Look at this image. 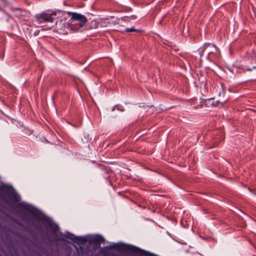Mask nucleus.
Returning a JSON list of instances; mask_svg holds the SVG:
<instances>
[{
	"mask_svg": "<svg viewBox=\"0 0 256 256\" xmlns=\"http://www.w3.org/2000/svg\"><path fill=\"white\" fill-rule=\"evenodd\" d=\"M210 46V44H205L202 47L198 49L199 53L202 56L205 50L208 48V46Z\"/></svg>",
	"mask_w": 256,
	"mask_h": 256,
	"instance_id": "obj_6",
	"label": "nucleus"
},
{
	"mask_svg": "<svg viewBox=\"0 0 256 256\" xmlns=\"http://www.w3.org/2000/svg\"><path fill=\"white\" fill-rule=\"evenodd\" d=\"M114 247L119 249L121 251L129 252L134 254H143L145 252V251L131 245L122 244L120 246L115 245Z\"/></svg>",
	"mask_w": 256,
	"mask_h": 256,
	"instance_id": "obj_5",
	"label": "nucleus"
},
{
	"mask_svg": "<svg viewBox=\"0 0 256 256\" xmlns=\"http://www.w3.org/2000/svg\"><path fill=\"white\" fill-rule=\"evenodd\" d=\"M241 66L243 70L248 71L256 68V58H254L250 52H248L246 56L242 61Z\"/></svg>",
	"mask_w": 256,
	"mask_h": 256,
	"instance_id": "obj_2",
	"label": "nucleus"
},
{
	"mask_svg": "<svg viewBox=\"0 0 256 256\" xmlns=\"http://www.w3.org/2000/svg\"><path fill=\"white\" fill-rule=\"evenodd\" d=\"M7 198H16L12 188L6 184H0V200L5 202Z\"/></svg>",
	"mask_w": 256,
	"mask_h": 256,
	"instance_id": "obj_3",
	"label": "nucleus"
},
{
	"mask_svg": "<svg viewBox=\"0 0 256 256\" xmlns=\"http://www.w3.org/2000/svg\"><path fill=\"white\" fill-rule=\"evenodd\" d=\"M103 240V238L102 236H98L94 238L93 241L95 242L100 244L102 242Z\"/></svg>",
	"mask_w": 256,
	"mask_h": 256,
	"instance_id": "obj_7",
	"label": "nucleus"
},
{
	"mask_svg": "<svg viewBox=\"0 0 256 256\" xmlns=\"http://www.w3.org/2000/svg\"><path fill=\"white\" fill-rule=\"evenodd\" d=\"M52 15L56 16V12H51L50 10H48L46 12H44L41 14H36V18L37 22L39 24L46 22H52L54 20V18L52 17Z\"/></svg>",
	"mask_w": 256,
	"mask_h": 256,
	"instance_id": "obj_4",
	"label": "nucleus"
},
{
	"mask_svg": "<svg viewBox=\"0 0 256 256\" xmlns=\"http://www.w3.org/2000/svg\"><path fill=\"white\" fill-rule=\"evenodd\" d=\"M126 32H139L138 30H136L134 28H126Z\"/></svg>",
	"mask_w": 256,
	"mask_h": 256,
	"instance_id": "obj_8",
	"label": "nucleus"
},
{
	"mask_svg": "<svg viewBox=\"0 0 256 256\" xmlns=\"http://www.w3.org/2000/svg\"><path fill=\"white\" fill-rule=\"evenodd\" d=\"M130 18L132 19V20H134V19L136 18V16H130Z\"/></svg>",
	"mask_w": 256,
	"mask_h": 256,
	"instance_id": "obj_10",
	"label": "nucleus"
},
{
	"mask_svg": "<svg viewBox=\"0 0 256 256\" xmlns=\"http://www.w3.org/2000/svg\"><path fill=\"white\" fill-rule=\"evenodd\" d=\"M67 238H69V239L72 240H76V239H77V238H76V237L75 236H74V234H69L68 235V236H67Z\"/></svg>",
	"mask_w": 256,
	"mask_h": 256,
	"instance_id": "obj_9",
	"label": "nucleus"
},
{
	"mask_svg": "<svg viewBox=\"0 0 256 256\" xmlns=\"http://www.w3.org/2000/svg\"><path fill=\"white\" fill-rule=\"evenodd\" d=\"M67 14L70 16L68 22L72 26V29L74 32L81 31L82 28L87 22L86 18L83 14L74 12H68Z\"/></svg>",
	"mask_w": 256,
	"mask_h": 256,
	"instance_id": "obj_1",
	"label": "nucleus"
}]
</instances>
